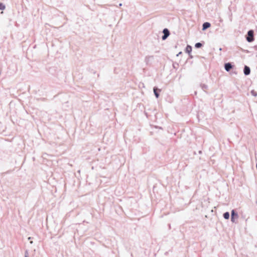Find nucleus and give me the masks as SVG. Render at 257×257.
Returning <instances> with one entry per match:
<instances>
[{
	"instance_id": "2",
	"label": "nucleus",
	"mask_w": 257,
	"mask_h": 257,
	"mask_svg": "<svg viewBox=\"0 0 257 257\" xmlns=\"http://www.w3.org/2000/svg\"><path fill=\"white\" fill-rule=\"evenodd\" d=\"M164 33V35L162 36V39L163 40L167 39V38L169 36L170 32L167 29H164L163 31Z\"/></svg>"
},
{
	"instance_id": "10",
	"label": "nucleus",
	"mask_w": 257,
	"mask_h": 257,
	"mask_svg": "<svg viewBox=\"0 0 257 257\" xmlns=\"http://www.w3.org/2000/svg\"><path fill=\"white\" fill-rule=\"evenodd\" d=\"M6 9L5 5L3 3H0V10H4Z\"/></svg>"
},
{
	"instance_id": "16",
	"label": "nucleus",
	"mask_w": 257,
	"mask_h": 257,
	"mask_svg": "<svg viewBox=\"0 0 257 257\" xmlns=\"http://www.w3.org/2000/svg\"><path fill=\"white\" fill-rule=\"evenodd\" d=\"M33 243V241H30V243H31V244H32Z\"/></svg>"
},
{
	"instance_id": "1",
	"label": "nucleus",
	"mask_w": 257,
	"mask_h": 257,
	"mask_svg": "<svg viewBox=\"0 0 257 257\" xmlns=\"http://www.w3.org/2000/svg\"><path fill=\"white\" fill-rule=\"evenodd\" d=\"M248 36L246 37V40L248 42H251L253 41V31L252 30H249L247 32Z\"/></svg>"
},
{
	"instance_id": "13",
	"label": "nucleus",
	"mask_w": 257,
	"mask_h": 257,
	"mask_svg": "<svg viewBox=\"0 0 257 257\" xmlns=\"http://www.w3.org/2000/svg\"><path fill=\"white\" fill-rule=\"evenodd\" d=\"M202 87L203 89H205L207 88V86L205 85H203V86Z\"/></svg>"
},
{
	"instance_id": "14",
	"label": "nucleus",
	"mask_w": 257,
	"mask_h": 257,
	"mask_svg": "<svg viewBox=\"0 0 257 257\" xmlns=\"http://www.w3.org/2000/svg\"><path fill=\"white\" fill-rule=\"evenodd\" d=\"M251 94L253 95V96H256V93L254 92L253 91H251Z\"/></svg>"
},
{
	"instance_id": "12",
	"label": "nucleus",
	"mask_w": 257,
	"mask_h": 257,
	"mask_svg": "<svg viewBox=\"0 0 257 257\" xmlns=\"http://www.w3.org/2000/svg\"><path fill=\"white\" fill-rule=\"evenodd\" d=\"M25 257H29L28 252L26 250L25 252Z\"/></svg>"
},
{
	"instance_id": "17",
	"label": "nucleus",
	"mask_w": 257,
	"mask_h": 257,
	"mask_svg": "<svg viewBox=\"0 0 257 257\" xmlns=\"http://www.w3.org/2000/svg\"><path fill=\"white\" fill-rule=\"evenodd\" d=\"M31 237H28V239H29V240L31 239Z\"/></svg>"
},
{
	"instance_id": "18",
	"label": "nucleus",
	"mask_w": 257,
	"mask_h": 257,
	"mask_svg": "<svg viewBox=\"0 0 257 257\" xmlns=\"http://www.w3.org/2000/svg\"><path fill=\"white\" fill-rule=\"evenodd\" d=\"M119 6H122V4H119Z\"/></svg>"
},
{
	"instance_id": "11",
	"label": "nucleus",
	"mask_w": 257,
	"mask_h": 257,
	"mask_svg": "<svg viewBox=\"0 0 257 257\" xmlns=\"http://www.w3.org/2000/svg\"><path fill=\"white\" fill-rule=\"evenodd\" d=\"M202 45L201 43H197L195 44V46L196 48H200L202 46Z\"/></svg>"
},
{
	"instance_id": "3",
	"label": "nucleus",
	"mask_w": 257,
	"mask_h": 257,
	"mask_svg": "<svg viewBox=\"0 0 257 257\" xmlns=\"http://www.w3.org/2000/svg\"><path fill=\"white\" fill-rule=\"evenodd\" d=\"M238 214L235 212L234 210H232L231 212V220L232 222H234V218H238Z\"/></svg>"
},
{
	"instance_id": "6",
	"label": "nucleus",
	"mask_w": 257,
	"mask_h": 257,
	"mask_svg": "<svg viewBox=\"0 0 257 257\" xmlns=\"http://www.w3.org/2000/svg\"><path fill=\"white\" fill-rule=\"evenodd\" d=\"M210 27V24L208 22L203 23L202 26V30H205Z\"/></svg>"
},
{
	"instance_id": "8",
	"label": "nucleus",
	"mask_w": 257,
	"mask_h": 257,
	"mask_svg": "<svg viewBox=\"0 0 257 257\" xmlns=\"http://www.w3.org/2000/svg\"><path fill=\"white\" fill-rule=\"evenodd\" d=\"M153 90H154V94H155V96L157 98H158L159 96V94L157 92L158 89L156 87H154Z\"/></svg>"
},
{
	"instance_id": "5",
	"label": "nucleus",
	"mask_w": 257,
	"mask_h": 257,
	"mask_svg": "<svg viewBox=\"0 0 257 257\" xmlns=\"http://www.w3.org/2000/svg\"><path fill=\"white\" fill-rule=\"evenodd\" d=\"M243 72L245 75H249L250 72V70L249 67L247 66H245V67L244 68V70H243Z\"/></svg>"
},
{
	"instance_id": "15",
	"label": "nucleus",
	"mask_w": 257,
	"mask_h": 257,
	"mask_svg": "<svg viewBox=\"0 0 257 257\" xmlns=\"http://www.w3.org/2000/svg\"><path fill=\"white\" fill-rule=\"evenodd\" d=\"M182 53L181 52H180L178 54H177V56H179V55H180V54Z\"/></svg>"
},
{
	"instance_id": "9",
	"label": "nucleus",
	"mask_w": 257,
	"mask_h": 257,
	"mask_svg": "<svg viewBox=\"0 0 257 257\" xmlns=\"http://www.w3.org/2000/svg\"><path fill=\"white\" fill-rule=\"evenodd\" d=\"M223 217L225 219H228L229 218V213L228 212H226L223 214Z\"/></svg>"
},
{
	"instance_id": "4",
	"label": "nucleus",
	"mask_w": 257,
	"mask_h": 257,
	"mask_svg": "<svg viewBox=\"0 0 257 257\" xmlns=\"http://www.w3.org/2000/svg\"><path fill=\"white\" fill-rule=\"evenodd\" d=\"M232 65H231V63H227L225 64L224 68L226 71H227V72L229 71L230 70V69L232 68Z\"/></svg>"
},
{
	"instance_id": "7",
	"label": "nucleus",
	"mask_w": 257,
	"mask_h": 257,
	"mask_svg": "<svg viewBox=\"0 0 257 257\" xmlns=\"http://www.w3.org/2000/svg\"><path fill=\"white\" fill-rule=\"evenodd\" d=\"M192 51V47L190 45H187L186 48V52L190 54Z\"/></svg>"
}]
</instances>
